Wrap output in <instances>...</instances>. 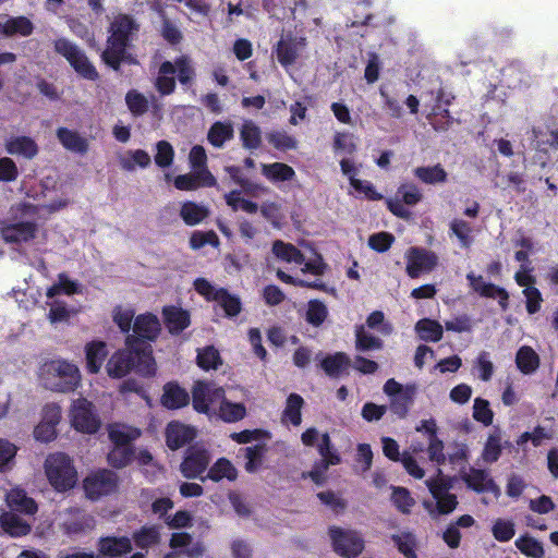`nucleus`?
I'll return each instance as SVG.
<instances>
[{
    "label": "nucleus",
    "instance_id": "62",
    "mask_svg": "<svg viewBox=\"0 0 558 558\" xmlns=\"http://www.w3.org/2000/svg\"><path fill=\"white\" fill-rule=\"evenodd\" d=\"M473 417L475 421L489 426L493 423L494 413L489 408V402L482 398H476L473 405Z\"/></svg>",
    "mask_w": 558,
    "mask_h": 558
},
{
    "label": "nucleus",
    "instance_id": "40",
    "mask_svg": "<svg viewBox=\"0 0 558 558\" xmlns=\"http://www.w3.org/2000/svg\"><path fill=\"white\" fill-rule=\"evenodd\" d=\"M275 52H276L278 62L283 68H289L295 63V61L299 57L298 43L295 40H293L292 38L280 39L277 43Z\"/></svg>",
    "mask_w": 558,
    "mask_h": 558
},
{
    "label": "nucleus",
    "instance_id": "32",
    "mask_svg": "<svg viewBox=\"0 0 558 558\" xmlns=\"http://www.w3.org/2000/svg\"><path fill=\"white\" fill-rule=\"evenodd\" d=\"M413 174L418 181L429 185L442 184L448 181V172L440 163L416 167Z\"/></svg>",
    "mask_w": 558,
    "mask_h": 558
},
{
    "label": "nucleus",
    "instance_id": "38",
    "mask_svg": "<svg viewBox=\"0 0 558 558\" xmlns=\"http://www.w3.org/2000/svg\"><path fill=\"white\" fill-rule=\"evenodd\" d=\"M437 424L434 418L423 420L416 427L418 433H422L428 442L427 453H442L444 442L437 436Z\"/></svg>",
    "mask_w": 558,
    "mask_h": 558
},
{
    "label": "nucleus",
    "instance_id": "58",
    "mask_svg": "<svg viewBox=\"0 0 558 558\" xmlns=\"http://www.w3.org/2000/svg\"><path fill=\"white\" fill-rule=\"evenodd\" d=\"M397 196L409 206L418 204L423 194L414 183H402L397 190Z\"/></svg>",
    "mask_w": 558,
    "mask_h": 558
},
{
    "label": "nucleus",
    "instance_id": "53",
    "mask_svg": "<svg viewBox=\"0 0 558 558\" xmlns=\"http://www.w3.org/2000/svg\"><path fill=\"white\" fill-rule=\"evenodd\" d=\"M450 232L458 238L462 247L469 248L472 245V227L465 220L453 219L450 222Z\"/></svg>",
    "mask_w": 558,
    "mask_h": 558
},
{
    "label": "nucleus",
    "instance_id": "25",
    "mask_svg": "<svg viewBox=\"0 0 558 558\" xmlns=\"http://www.w3.org/2000/svg\"><path fill=\"white\" fill-rule=\"evenodd\" d=\"M8 507L11 511L33 515L37 511V505L22 488H13L5 495Z\"/></svg>",
    "mask_w": 558,
    "mask_h": 558
},
{
    "label": "nucleus",
    "instance_id": "61",
    "mask_svg": "<svg viewBox=\"0 0 558 558\" xmlns=\"http://www.w3.org/2000/svg\"><path fill=\"white\" fill-rule=\"evenodd\" d=\"M492 533L498 542H508L514 536V523L511 520L498 519L492 527Z\"/></svg>",
    "mask_w": 558,
    "mask_h": 558
},
{
    "label": "nucleus",
    "instance_id": "14",
    "mask_svg": "<svg viewBox=\"0 0 558 558\" xmlns=\"http://www.w3.org/2000/svg\"><path fill=\"white\" fill-rule=\"evenodd\" d=\"M117 487L116 474L107 470L94 472L84 480L85 494L92 500L112 494Z\"/></svg>",
    "mask_w": 558,
    "mask_h": 558
},
{
    "label": "nucleus",
    "instance_id": "13",
    "mask_svg": "<svg viewBox=\"0 0 558 558\" xmlns=\"http://www.w3.org/2000/svg\"><path fill=\"white\" fill-rule=\"evenodd\" d=\"M407 275L412 278H418L423 272H430L438 264V256L435 252L418 247L411 246L405 253Z\"/></svg>",
    "mask_w": 558,
    "mask_h": 558
},
{
    "label": "nucleus",
    "instance_id": "39",
    "mask_svg": "<svg viewBox=\"0 0 558 558\" xmlns=\"http://www.w3.org/2000/svg\"><path fill=\"white\" fill-rule=\"evenodd\" d=\"M262 173L271 182L291 181L295 177L294 169L283 162L262 163Z\"/></svg>",
    "mask_w": 558,
    "mask_h": 558
},
{
    "label": "nucleus",
    "instance_id": "43",
    "mask_svg": "<svg viewBox=\"0 0 558 558\" xmlns=\"http://www.w3.org/2000/svg\"><path fill=\"white\" fill-rule=\"evenodd\" d=\"M240 137L244 148L254 150L262 144L260 129L252 121L245 122L240 131Z\"/></svg>",
    "mask_w": 558,
    "mask_h": 558
},
{
    "label": "nucleus",
    "instance_id": "59",
    "mask_svg": "<svg viewBox=\"0 0 558 558\" xmlns=\"http://www.w3.org/2000/svg\"><path fill=\"white\" fill-rule=\"evenodd\" d=\"M137 547L145 549L156 544L159 539V532L155 526H144L133 535Z\"/></svg>",
    "mask_w": 558,
    "mask_h": 558
},
{
    "label": "nucleus",
    "instance_id": "1",
    "mask_svg": "<svg viewBox=\"0 0 558 558\" xmlns=\"http://www.w3.org/2000/svg\"><path fill=\"white\" fill-rule=\"evenodd\" d=\"M395 461H400L407 472L415 477L423 478L428 475L426 484L429 488L435 504L424 501V507L432 517L448 514L452 512L458 505L457 497L448 492L449 487L442 477H438L440 471L438 465L445 456H389Z\"/></svg>",
    "mask_w": 558,
    "mask_h": 558
},
{
    "label": "nucleus",
    "instance_id": "4",
    "mask_svg": "<svg viewBox=\"0 0 558 558\" xmlns=\"http://www.w3.org/2000/svg\"><path fill=\"white\" fill-rule=\"evenodd\" d=\"M38 207L21 202L11 208V219L1 227L7 243L21 244L34 240L38 232Z\"/></svg>",
    "mask_w": 558,
    "mask_h": 558
},
{
    "label": "nucleus",
    "instance_id": "48",
    "mask_svg": "<svg viewBox=\"0 0 558 558\" xmlns=\"http://www.w3.org/2000/svg\"><path fill=\"white\" fill-rule=\"evenodd\" d=\"M514 544L515 547L527 557L542 558L545 555L542 543L531 536H520L515 539Z\"/></svg>",
    "mask_w": 558,
    "mask_h": 558
},
{
    "label": "nucleus",
    "instance_id": "27",
    "mask_svg": "<svg viewBox=\"0 0 558 558\" xmlns=\"http://www.w3.org/2000/svg\"><path fill=\"white\" fill-rule=\"evenodd\" d=\"M5 150L10 155H20L33 159L38 154V145L29 136H13L5 142Z\"/></svg>",
    "mask_w": 558,
    "mask_h": 558
},
{
    "label": "nucleus",
    "instance_id": "47",
    "mask_svg": "<svg viewBox=\"0 0 558 558\" xmlns=\"http://www.w3.org/2000/svg\"><path fill=\"white\" fill-rule=\"evenodd\" d=\"M477 293L484 298L498 299V304L502 311L509 308V293L502 287L489 282L480 287Z\"/></svg>",
    "mask_w": 558,
    "mask_h": 558
},
{
    "label": "nucleus",
    "instance_id": "41",
    "mask_svg": "<svg viewBox=\"0 0 558 558\" xmlns=\"http://www.w3.org/2000/svg\"><path fill=\"white\" fill-rule=\"evenodd\" d=\"M272 253L281 260L295 264H303L305 262L304 254L293 244L286 243L281 240H276L272 244Z\"/></svg>",
    "mask_w": 558,
    "mask_h": 558
},
{
    "label": "nucleus",
    "instance_id": "51",
    "mask_svg": "<svg viewBox=\"0 0 558 558\" xmlns=\"http://www.w3.org/2000/svg\"><path fill=\"white\" fill-rule=\"evenodd\" d=\"M207 476L215 482L221 481L223 478L232 481L236 476V471L229 460L226 458H220L214 464V466L210 468Z\"/></svg>",
    "mask_w": 558,
    "mask_h": 558
},
{
    "label": "nucleus",
    "instance_id": "15",
    "mask_svg": "<svg viewBox=\"0 0 558 558\" xmlns=\"http://www.w3.org/2000/svg\"><path fill=\"white\" fill-rule=\"evenodd\" d=\"M106 429L114 448L122 450V453H135L133 444L142 436V430L138 427L113 422L109 423Z\"/></svg>",
    "mask_w": 558,
    "mask_h": 558
},
{
    "label": "nucleus",
    "instance_id": "46",
    "mask_svg": "<svg viewBox=\"0 0 558 558\" xmlns=\"http://www.w3.org/2000/svg\"><path fill=\"white\" fill-rule=\"evenodd\" d=\"M384 342L379 337L367 333L363 326H357L355 329V348L361 352L371 350H380Z\"/></svg>",
    "mask_w": 558,
    "mask_h": 558
},
{
    "label": "nucleus",
    "instance_id": "31",
    "mask_svg": "<svg viewBox=\"0 0 558 558\" xmlns=\"http://www.w3.org/2000/svg\"><path fill=\"white\" fill-rule=\"evenodd\" d=\"M305 404L304 399L299 393L292 392L287 397L281 421L284 424L299 426L302 423V409Z\"/></svg>",
    "mask_w": 558,
    "mask_h": 558
},
{
    "label": "nucleus",
    "instance_id": "12",
    "mask_svg": "<svg viewBox=\"0 0 558 558\" xmlns=\"http://www.w3.org/2000/svg\"><path fill=\"white\" fill-rule=\"evenodd\" d=\"M138 31L135 20L128 14H119L110 24V35L105 50L129 47L134 34Z\"/></svg>",
    "mask_w": 558,
    "mask_h": 558
},
{
    "label": "nucleus",
    "instance_id": "8",
    "mask_svg": "<svg viewBox=\"0 0 558 558\" xmlns=\"http://www.w3.org/2000/svg\"><path fill=\"white\" fill-rule=\"evenodd\" d=\"M45 469L50 484L58 492L71 489L77 482V472L69 456H48Z\"/></svg>",
    "mask_w": 558,
    "mask_h": 558
},
{
    "label": "nucleus",
    "instance_id": "21",
    "mask_svg": "<svg viewBox=\"0 0 558 558\" xmlns=\"http://www.w3.org/2000/svg\"><path fill=\"white\" fill-rule=\"evenodd\" d=\"M162 317L168 331L173 336L180 335L191 325L190 313L174 305L165 306Z\"/></svg>",
    "mask_w": 558,
    "mask_h": 558
},
{
    "label": "nucleus",
    "instance_id": "60",
    "mask_svg": "<svg viewBox=\"0 0 558 558\" xmlns=\"http://www.w3.org/2000/svg\"><path fill=\"white\" fill-rule=\"evenodd\" d=\"M157 153L155 155V163L160 168H168L172 165L174 150L172 145L167 141H159L156 145Z\"/></svg>",
    "mask_w": 558,
    "mask_h": 558
},
{
    "label": "nucleus",
    "instance_id": "45",
    "mask_svg": "<svg viewBox=\"0 0 558 558\" xmlns=\"http://www.w3.org/2000/svg\"><path fill=\"white\" fill-rule=\"evenodd\" d=\"M207 465V456H186L181 463V471L185 477H197L205 472Z\"/></svg>",
    "mask_w": 558,
    "mask_h": 558
},
{
    "label": "nucleus",
    "instance_id": "30",
    "mask_svg": "<svg viewBox=\"0 0 558 558\" xmlns=\"http://www.w3.org/2000/svg\"><path fill=\"white\" fill-rule=\"evenodd\" d=\"M0 32L8 37H26L33 34L34 24L26 16L7 17L4 22H0Z\"/></svg>",
    "mask_w": 558,
    "mask_h": 558
},
{
    "label": "nucleus",
    "instance_id": "16",
    "mask_svg": "<svg viewBox=\"0 0 558 558\" xmlns=\"http://www.w3.org/2000/svg\"><path fill=\"white\" fill-rule=\"evenodd\" d=\"M166 444L171 450L190 445L197 436V429L179 421L168 423L165 432Z\"/></svg>",
    "mask_w": 558,
    "mask_h": 558
},
{
    "label": "nucleus",
    "instance_id": "34",
    "mask_svg": "<svg viewBox=\"0 0 558 558\" xmlns=\"http://www.w3.org/2000/svg\"><path fill=\"white\" fill-rule=\"evenodd\" d=\"M301 440L306 447L317 448L318 453H333L328 433L319 434L315 427L305 429L301 435Z\"/></svg>",
    "mask_w": 558,
    "mask_h": 558
},
{
    "label": "nucleus",
    "instance_id": "22",
    "mask_svg": "<svg viewBox=\"0 0 558 558\" xmlns=\"http://www.w3.org/2000/svg\"><path fill=\"white\" fill-rule=\"evenodd\" d=\"M60 144L69 151L85 155L89 149L87 138L83 137L77 131L60 126L56 131Z\"/></svg>",
    "mask_w": 558,
    "mask_h": 558
},
{
    "label": "nucleus",
    "instance_id": "44",
    "mask_svg": "<svg viewBox=\"0 0 558 558\" xmlns=\"http://www.w3.org/2000/svg\"><path fill=\"white\" fill-rule=\"evenodd\" d=\"M196 362L204 371L217 369L222 364L219 351L214 345L198 350Z\"/></svg>",
    "mask_w": 558,
    "mask_h": 558
},
{
    "label": "nucleus",
    "instance_id": "23",
    "mask_svg": "<svg viewBox=\"0 0 558 558\" xmlns=\"http://www.w3.org/2000/svg\"><path fill=\"white\" fill-rule=\"evenodd\" d=\"M132 542L126 536H109L99 541V553L105 558H118L131 553Z\"/></svg>",
    "mask_w": 558,
    "mask_h": 558
},
{
    "label": "nucleus",
    "instance_id": "11",
    "mask_svg": "<svg viewBox=\"0 0 558 558\" xmlns=\"http://www.w3.org/2000/svg\"><path fill=\"white\" fill-rule=\"evenodd\" d=\"M54 50L64 57L71 66L84 78L96 81L99 74L87 56L76 45L66 38H59L54 41Z\"/></svg>",
    "mask_w": 558,
    "mask_h": 558
},
{
    "label": "nucleus",
    "instance_id": "35",
    "mask_svg": "<svg viewBox=\"0 0 558 558\" xmlns=\"http://www.w3.org/2000/svg\"><path fill=\"white\" fill-rule=\"evenodd\" d=\"M539 356L535 350L529 345L519 348L515 354V364L522 374L529 375L539 367Z\"/></svg>",
    "mask_w": 558,
    "mask_h": 558
},
{
    "label": "nucleus",
    "instance_id": "52",
    "mask_svg": "<svg viewBox=\"0 0 558 558\" xmlns=\"http://www.w3.org/2000/svg\"><path fill=\"white\" fill-rule=\"evenodd\" d=\"M125 104L134 117H141L148 111L147 98L136 89H131L125 95Z\"/></svg>",
    "mask_w": 558,
    "mask_h": 558
},
{
    "label": "nucleus",
    "instance_id": "6",
    "mask_svg": "<svg viewBox=\"0 0 558 558\" xmlns=\"http://www.w3.org/2000/svg\"><path fill=\"white\" fill-rule=\"evenodd\" d=\"M41 377L47 389L57 392H72L81 384L78 367L65 360H52L41 367Z\"/></svg>",
    "mask_w": 558,
    "mask_h": 558
},
{
    "label": "nucleus",
    "instance_id": "29",
    "mask_svg": "<svg viewBox=\"0 0 558 558\" xmlns=\"http://www.w3.org/2000/svg\"><path fill=\"white\" fill-rule=\"evenodd\" d=\"M101 61L116 72H119L122 63L138 64L137 58L128 51V47H121L111 50H104Z\"/></svg>",
    "mask_w": 558,
    "mask_h": 558
},
{
    "label": "nucleus",
    "instance_id": "28",
    "mask_svg": "<svg viewBox=\"0 0 558 558\" xmlns=\"http://www.w3.org/2000/svg\"><path fill=\"white\" fill-rule=\"evenodd\" d=\"M29 531V523L16 515L14 511L4 512L0 515V533L19 537L28 534Z\"/></svg>",
    "mask_w": 558,
    "mask_h": 558
},
{
    "label": "nucleus",
    "instance_id": "42",
    "mask_svg": "<svg viewBox=\"0 0 558 558\" xmlns=\"http://www.w3.org/2000/svg\"><path fill=\"white\" fill-rule=\"evenodd\" d=\"M233 137V128L231 123L221 121L214 122L209 128L207 140L216 148H220L225 143Z\"/></svg>",
    "mask_w": 558,
    "mask_h": 558
},
{
    "label": "nucleus",
    "instance_id": "3",
    "mask_svg": "<svg viewBox=\"0 0 558 558\" xmlns=\"http://www.w3.org/2000/svg\"><path fill=\"white\" fill-rule=\"evenodd\" d=\"M132 371L143 377H153L156 374V362L149 351L138 350L125 345L117 350L107 361L106 372L112 379H121Z\"/></svg>",
    "mask_w": 558,
    "mask_h": 558
},
{
    "label": "nucleus",
    "instance_id": "19",
    "mask_svg": "<svg viewBox=\"0 0 558 558\" xmlns=\"http://www.w3.org/2000/svg\"><path fill=\"white\" fill-rule=\"evenodd\" d=\"M462 478L476 493H492L496 498L501 495L498 485L484 470L472 468L463 473Z\"/></svg>",
    "mask_w": 558,
    "mask_h": 558
},
{
    "label": "nucleus",
    "instance_id": "7",
    "mask_svg": "<svg viewBox=\"0 0 558 558\" xmlns=\"http://www.w3.org/2000/svg\"><path fill=\"white\" fill-rule=\"evenodd\" d=\"M161 331V325L158 317L153 313L140 314L134 318L133 333L125 338V345L135 347L138 350L149 351L153 355V349L149 342L157 340Z\"/></svg>",
    "mask_w": 558,
    "mask_h": 558
},
{
    "label": "nucleus",
    "instance_id": "2",
    "mask_svg": "<svg viewBox=\"0 0 558 558\" xmlns=\"http://www.w3.org/2000/svg\"><path fill=\"white\" fill-rule=\"evenodd\" d=\"M216 403H219L218 415L226 423H235L246 416L244 403L229 401L222 387L211 380H196L192 387L193 409L208 415Z\"/></svg>",
    "mask_w": 558,
    "mask_h": 558
},
{
    "label": "nucleus",
    "instance_id": "10",
    "mask_svg": "<svg viewBox=\"0 0 558 558\" xmlns=\"http://www.w3.org/2000/svg\"><path fill=\"white\" fill-rule=\"evenodd\" d=\"M69 417L72 427L82 434L94 435L101 427L96 407L86 398H78L72 402Z\"/></svg>",
    "mask_w": 558,
    "mask_h": 558
},
{
    "label": "nucleus",
    "instance_id": "55",
    "mask_svg": "<svg viewBox=\"0 0 558 558\" xmlns=\"http://www.w3.org/2000/svg\"><path fill=\"white\" fill-rule=\"evenodd\" d=\"M267 141L276 149L281 151L295 149L298 146L296 140L284 131H274L268 133Z\"/></svg>",
    "mask_w": 558,
    "mask_h": 558
},
{
    "label": "nucleus",
    "instance_id": "37",
    "mask_svg": "<svg viewBox=\"0 0 558 558\" xmlns=\"http://www.w3.org/2000/svg\"><path fill=\"white\" fill-rule=\"evenodd\" d=\"M420 339L426 342H438L442 339L444 327L435 319L422 318L415 324Z\"/></svg>",
    "mask_w": 558,
    "mask_h": 558
},
{
    "label": "nucleus",
    "instance_id": "9",
    "mask_svg": "<svg viewBox=\"0 0 558 558\" xmlns=\"http://www.w3.org/2000/svg\"><path fill=\"white\" fill-rule=\"evenodd\" d=\"M328 535L332 550L342 558H355L365 548V541L362 534L353 529L330 526Z\"/></svg>",
    "mask_w": 558,
    "mask_h": 558
},
{
    "label": "nucleus",
    "instance_id": "20",
    "mask_svg": "<svg viewBox=\"0 0 558 558\" xmlns=\"http://www.w3.org/2000/svg\"><path fill=\"white\" fill-rule=\"evenodd\" d=\"M192 395L179 385L178 381H168L162 387L160 403L168 410H179L190 403Z\"/></svg>",
    "mask_w": 558,
    "mask_h": 558
},
{
    "label": "nucleus",
    "instance_id": "36",
    "mask_svg": "<svg viewBox=\"0 0 558 558\" xmlns=\"http://www.w3.org/2000/svg\"><path fill=\"white\" fill-rule=\"evenodd\" d=\"M208 207L192 201H186L180 209V217L186 226H196L209 216Z\"/></svg>",
    "mask_w": 558,
    "mask_h": 558
},
{
    "label": "nucleus",
    "instance_id": "54",
    "mask_svg": "<svg viewBox=\"0 0 558 558\" xmlns=\"http://www.w3.org/2000/svg\"><path fill=\"white\" fill-rule=\"evenodd\" d=\"M240 194L241 192L238 190H233L226 194L225 199L227 205L230 206L234 211L242 209L247 214H256L258 210V205L250 199L240 197Z\"/></svg>",
    "mask_w": 558,
    "mask_h": 558
},
{
    "label": "nucleus",
    "instance_id": "56",
    "mask_svg": "<svg viewBox=\"0 0 558 558\" xmlns=\"http://www.w3.org/2000/svg\"><path fill=\"white\" fill-rule=\"evenodd\" d=\"M135 317V312L132 308L122 311L120 307H117L112 314L114 324L119 327L120 331L126 336L131 335V329L133 330L132 323H134Z\"/></svg>",
    "mask_w": 558,
    "mask_h": 558
},
{
    "label": "nucleus",
    "instance_id": "49",
    "mask_svg": "<svg viewBox=\"0 0 558 558\" xmlns=\"http://www.w3.org/2000/svg\"><path fill=\"white\" fill-rule=\"evenodd\" d=\"M327 316L328 310L324 302L316 299L308 302L305 319L310 325L319 327L324 324Z\"/></svg>",
    "mask_w": 558,
    "mask_h": 558
},
{
    "label": "nucleus",
    "instance_id": "18",
    "mask_svg": "<svg viewBox=\"0 0 558 558\" xmlns=\"http://www.w3.org/2000/svg\"><path fill=\"white\" fill-rule=\"evenodd\" d=\"M230 438L238 444H250L256 441L253 447L241 449L244 453H264L267 450V441L271 439V434L267 429L255 428L244 429L239 433H232Z\"/></svg>",
    "mask_w": 558,
    "mask_h": 558
},
{
    "label": "nucleus",
    "instance_id": "33",
    "mask_svg": "<svg viewBox=\"0 0 558 558\" xmlns=\"http://www.w3.org/2000/svg\"><path fill=\"white\" fill-rule=\"evenodd\" d=\"M213 299L223 310L225 316L228 318H234L242 312L241 299L226 288H218V294Z\"/></svg>",
    "mask_w": 558,
    "mask_h": 558
},
{
    "label": "nucleus",
    "instance_id": "64",
    "mask_svg": "<svg viewBox=\"0 0 558 558\" xmlns=\"http://www.w3.org/2000/svg\"><path fill=\"white\" fill-rule=\"evenodd\" d=\"M393 242L395 236L391 233L381 231L369 236L368 246L378 253H384L391 247Z\"/></svg>",
    "mask_w": 558,
    "mask_h": 558
},
{
    "label": "nucleus",
    "instance_id": "24",
    "mask_svg": "<svg viewBox=\"0 0 558 558\" xmlns=\"http://www.w3.org/2000/svg\"><path fill=\"white\" fill-rule=\"evenodd\" d=\"M108 356L104 341H90L85 345L86 369L89 374H98Z\"/></svg>",
    "mask_w": 558,
    "mask_h": 558
},
{
    "label": "nucleus",
    "instance_id": "57",
    "mask_svg": "<svg viewBox=\"0 0 558 558\" xmlns=\"http://www.w3.org/2000/svg\"><path fill=\"white\" fill-rule=\"evenodd\" d=\"M339 456H322L320 460L313 470L308 473L310 477L314 483L320 485L325 481V472L329 465L339 463Z\"/></svg>",
    "mask_w": 558,
    "mask_h": 558
},
{
    "label": "nucleus",
    "instance_id": "5",
    "mask_svg": "<svg viewBox=\"0 0 558 558\" xmlns=\"http://www.w3.org/2000/svg\"><path fill=\"white\" fill-rule=\"evenodd\" d=\"M178 81L183 86L193 84L196 72L189 56L182 54L175 58L174 62L163 61L158 68V75L155 80V88L161 96H168L174 93Z\"/></svg>",
    "mask_w": 558,
    "mask_h": 558
},
{
    "label": "nucleus",
    "instance_id": "50",
    "mask_svg": "<svg viewBox=\"0 0 558 558\" xmlns=\"http://www.w3.org/2000/svg\"><path fill=\"white\" fill-rule=\"evenodd\" d=\"M536 149L547 154L550 150L558 149V130H534Z\"/></svg>",
    "mask_w": 558,
    "mask_h": 558
},
{
    "label": "nucleus",
    "instance_id": "63",
    "mask_svg": "<svg viewBox=\"0 0 558 558\" xmlns=\"http://www.w3.org/2000/svg\"><path fill=\"white\" fill-rule=\"evenodd\" d=\"M391 501L395 507L403 513L410 512L414 505V499L411 497L410 493L402 487L392 488Z\"/></svg>",
    "mask_w": 558,
    "mask_h": 558
},
{
    "label": "nucleus",
    "instance_id": "26",
    "mask_svg": "<svg viewBox=\"0 0 558 558\" xmlns=\"http://www.w3.org/2000/svg\"><path fill=\"white\" fill-rule=\"evenodd\" d=\"M350 359L344 352H336L328 354L320 362V367L330 378H339L343 374H348Z\"/></svg>",
    "mask_w": 558,
    "mask_h": 558
},
{
    "label": "nucleus",
    "instance_id": "17",
    "mask_svg": "<svg viewBox=\"0 0 558 558\" xmlns=\"http://www.w3.org/2000/svg\"><path fill=\"white\" fill-rule=\"evenodd\" d=\"M173 184L180 191H195L202 186L214 187L217 185V180L208 169H202L177 175Z\"/></svg>",
    "mask_w": 558,
    "mask_h": 558
}]
</instances>
